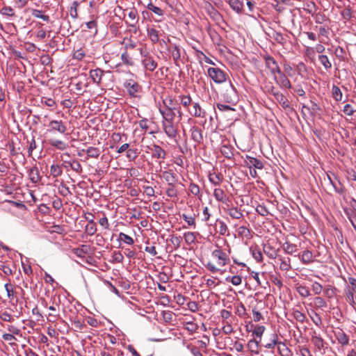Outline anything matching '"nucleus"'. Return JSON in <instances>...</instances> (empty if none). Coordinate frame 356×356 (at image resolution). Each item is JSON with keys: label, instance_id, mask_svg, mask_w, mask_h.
I'll return each mask as SVG.
<instances>
[{"label": "nucleus", "instance_id": "obj_19", "mask_svg": "<svg viewBox=\"0 0 356 356\" xmlns=\"http://www.w3.org/2000/svg\"><path fill=\"white\" fill-rule=\"evenodd\" d=\"M275 99L284 109H291L289 102L282 92L276 93L275 95Z\"/></svg>", "mask_w": 356, "mask_h": 356}, {"label": "nucleus", "instance_id": "obj_51", "mask_svg": "<svg viewBox=\"0 0 356 356\" xmlns=\"http://www.w3.org/2000/svg\"><path fill=\"white\" fill-rule=\"evenodd\" d=\"M292 315L297 321L302 323H304L306 319L305 314L296 309H293Z\"/></svg>", "mask_w": 356, "mask_h": 356}, {"label": "nucleus", "instance_id": "obj_9", "mask_svg": "<svg viewBox=\"0 0 356 356\" xmlns=\"http://www.w3.org/2000/svg\"><path fill=\"white\" fill-rule=\"evenodd\" d=\"M294 256L298 257L304 264H309L314 261L312 252L308 250L299 252L298 254H294Z\"/></svg>", "mask_w": 356, "mask_h": 356}, {"label": "nucleus", "instance_id": "obj_47", "mask_svg": "<svg viewBox=\"0 0 356 356\" xmlns=\"http://www.w3.org/2000/svg\"><path fill=\"white\" fill-rule=\"evenodd\" d=\"M169 51L171 52L173 59L175 62L178 61L181 57L180 49L178 46L174 45Z\"/></svg>", "mask_w": 356, "mask_h": 356}, {"label": "nucleus", "instance_id": "obj_50", "mask_svg": "<svg viewBox=\"0 0 356 356\" xmlns=\"http://www.w3.org/2000/svg\"><path fill=\"white\" fill-rule=\"evenodd\" d=\"M31 15L37 18H40L45 22L49 21V17L46 15L42 14V11L37 9H33L31 11Z\"/></svg>", "mask_w": 356, "mask_h": 356}, {"label": "nucleus", "instance_id": "obj_7", "mask_svg": "<svg viewBox=\"0 0 356 356\" xmlns=\"http://www.w3.org/2000/svg\"><path fill=\"white\" fill-rule=\"evenodd\" d=\"M211 255L216 260L217 264L220 267L225 266L229 261L227 254L220 248L213 250Z\"/></svg>", "mask_w": 356, "mask_h": 356}, {"label": "nucleus", "instance_id": "obj_62", "mask_svg": "<svg viewBox=\"0 0 356 356\" xmlns=\"http://www.w3.org/2000/svg\"><path fill=\"white\" fill-rule=\"evenodd\" d=\"M181 217L189 226L195 227V219L193 216L183 213Z\"/></svg>", "mask_w": 356, "mask_h": 356}, {"label": "nucleus", "instance_id": "obj_25", "mask_svg": "<svg viewBox=\"0 0 356 356\" xmlns=\"http://www.w3.org/2000/svg\"><path fill=\"white\" fill-rule=\"evenodd\" d=\"M165 108L168 110H176L179 103L172 97H168L163 101Z\"/></svg>", "mask_w": 356, "mask_h": 356}, {"label": "nucleus", "instance_id": "obj_28", "mask_svg": "<svg viewBox=\"0 0 356 356\" xmlns=\"http://www.w3.org/2000/svg\"><path fill=\"white\" fill-rule=\"evenodd\" d=\"M48 143L54 147H56L57 149L59 150H64L67 147V145L64 143L62 140L51 138L48 140Z\"/></svg>", "mask_w": 356, "mask_h": 356}, {"label": "nucleus", "instance_id": "obj_45", "mask_svg": "<svg viewBox=\"0 0 356 356\" xmlns=\"http://www.w3.org/2000/svg\"><path fill=\"white\" fill-rule=\"evenodd\" d=\"M88 157L97 159L100 154V150L95 147H90L86 151Z\"/></svg>", "mask_w": 356, "mask_h": 356}, {"label": "nucleus", "instance_id": "obj_37", "mask_svg": "<svg viewBox=\"0 0 356 356\" xmlns=\"http://www.w3.org/2000/svg\"><path fill=\"white\" fill-rule=\"evenodd\" d=\"M302 108L307 109L312 115L317 114L321 109L320 106L314 102L310 101V106L303 105Z\"/></svg>", "mask_w": 356, "mask_h": 356}, {"label": "nucleus", "instance_id": "obj_53", "mask_svg": "<svg viewBox=\"0 0 356 356\" xmlns=\"http://www.w3.org/2000/svg\"><path fill=\"white\" fill-rule=\"evenodd\" d=\"M86 231L90 236L95 234V233L97 232L96 225L93 220H90L89 221L88 224L86 227Z\"/></svg>", "mask_w": 356, "mask_h": 356}, {"label": "nucleus", "instance_id": "obj_31", "mask_svg": "<svg viewBox=\"0 0 356 356\" xmlns=\"http://www.w3.org/2000/svg\"><path fill=\"white\" fill-rule=\"evenodd\" d=\"M280 262V268L283 271H289L292 268L291 265V259L289 257L284 258L282 257H279Z\"/></svg>", "mask_w": 356, "mask_h": 356}, {"label": "nucleus", "instance_id": "obj_13", "mask_svg": "<svg viewBox=\"0 0 356 356\" xmlns=\"http://www.w3.org/2000/svg\"><path fill=\"white\" fill-rule=\"evenodd\" d=\"M104 74V71L100 68H96L90 71V76L93 82L98 86L101 85L102 76Z\"/></svg>", "mask_w": 356, "mask_h": 356}, {"label": "nucleus", "instance_id": "obj_16", "mask_svg": "<svg viewBox=\"0 0 356 356\" xmlns=\"http://www.w3.org/2000/svg\"><path fill=\"white\" fill-rule=\"evenodd\" d=\"M159 111L163 118L162 121L175 120L176 116V110L159 108Z\"/></svg>", "mask_w": 356, "mask_h": 356}, {"label": "nucleus", "instance_id": "obj_18", "mask_svg": "<svg viewBox=\"0 0 356 356\" xmlns=\"http://www.w3.org/2000/svg\"><path fill=\"white\" fill-rule=\"evenodd\" d=\"M91 248L88 245H81L77 248H74L72 252L79 257H83L86 254H88L90 252Z\"/></svg>", "mask_w": 356, "mask_h": 356}, {"label": "nucleus", "instance_id": "obj_48", "mask_svg": "<svg viewBox=\"0 0 356 356\" xmlns=\"http://www.w3.org/2000/svg\"><path fill=\"white\" fill-rule=\"evenodd\" d=\"M147 8H148V10L152 11L154 14L159 17H162L164 15V12L161 8L154 6L152 3H148Z\"/></svg>", "mask_w": 356, "mask_h": 356}, {"label": "nucleus", "instance_id": "obj_8", "mask_svg": "<svg viewBox=\"0 0 356 356\" xmlns=\"http://www.w3.org/2000/svg\"><path fill=\"white\" fill-rule=\"evenodd\" d=\"M163 178L168 183V186L177 185L179 183L177 175L172 170L164 171L162 174Z\"/></svg>", "mask_w": 356, "mask_h": 356}, {"label": "nucleus", "instance_id": "obj_60", "mask_svg": "<svg viewBox=\"0 0 356 356\" xmlns=\"http://www.w3.org/2000/svg\"><path fill=\"white\" fill-rule=\"evenodd\" d=\"M181 104L184 107H188L192 104V99L190 95H181L179 96Z\"/></svg>", "mask_w": 356, "mask_h": 356}, {"label": "nucleus", "instance_id": "obj_15", "mask_svg": "<svg viewBox=\"0 0 356 356\" xmlns=\"http://www.w3.org/2000/svg\"><path fill=\"white\" fill-rule=\"evenodd\" d=\"M49 126L51 127L49 131H57L60 134H64L67 127L61 120H51Z\"/></svg>", "mask_w": 356, "mask_h": 356}, {"label": "nucleus", "instance_id": "obj_3", "mask_svg": "<svg viewBox=\"0 0 356 356\" xmlns=\"http://www.w3.org/2000/svg\"><path fill=\"white\" fill-rule=\"evenodd\" d=\"M129 96L137 97L138 94L142 91L141 86L134 79H127L123 84Z\"/></svg>", "mask_w": 356, "mask_h": 356}, {"label": "nucleus", "instance_id": "obj_14", "mask_svg": "<svg viewBox=\"0 0 356 356\" xmlns=\"http://www.w3.org/2000/svg\"><path fill=\"white\" fill-rule=\"evenodd\" d=\"M245 162L249 168L253 167L257 169H262L264 168L263 163L260 160L250 156H246Z\"/></svg>", "mask_w": 356, "mask_h": 356}, {"label": "nucleus", "instance_id": "obj_23", "mask_svg": "<svg viewBox=\"0 0 356 356\" xmlns=\"http://www.w3.org/2000/svg\"><path fill=\"white\" fill-rule=\"evenodd\" d=\"M216 232L222 236H228L229 230L227 225L222 220L217 219L216 221Z\"/></svg>", "mask_w": 356, "mask_h": 356}, {"label": "nucleus", "instance_id": "obj_52", "mask_svg": "<svg viewBox=\"0 0 356 356\" xmlns=\"http://www.w3.org/2000/svg\"><path fill=\"white\" fill-rule=\"evenodd\" d=\"M296 290L299 295L303 298H307L310 296L309 290L305 286L300 285L297 286Z\"/></svg>", "mask_w": 356, "mask_h": 356}, {"label": "nucleus", "instance_id": "obj_17", "mask_svg": "<svg viewBox=\"0 0 356 356\" xmlns=\"http://www.w3.org/2000/svg\"><path fill=\"white\" fill-rule=\"evenodd\" d=\"M263 251L271 259H274L277 257L278 250H276L269 243L264 245Z\"/></svg>", "mask_w": 356, "mask_h": 356}, {"label": "nucleus", "instance_id": "obj_12", "mask_svg": "<svg viewBox=\"0 0 356 356\" xmlns=\"http://www.w3.org/2000/svg\"><path fill=\"white\" fill-rule=\"evenodd\" d=\"M191 138L197 144H200L203 142L202 130L196 126L193 127L191 129Z\"/></svg>", "mask_w": 356, "mask_h": 356}, {"label": "nucleus", "instance_id": "obj_42", "mask_svg": "<svg viewBox=\"0 0 356 356\" xmlns=\"http://www.w3.org/2000/svg\"><path fill=\"white\" fill-rule=\"evenodd\" d=\"M318 60L325 70H330L332 67V63L326 55H319Z\"/></svg>", "mask_w": 356, "mask_h": 356}, {"label": "nucleus", "instance_id": "obj_21", "mask_svg": "<svg viewBox=\"0 0 356 356\" xmlns=\"http://www.w3.org/2000/svg\"><path fill=\"white\" fill-rule=\"evenodd\" d=\"M312 342L318 350L324 348L325 341L323 339L319 334H317L315 331L313 332L312 335Z\"/></svg>", "mask_w": 356, "mask_h": 356}, {"label": "nucleus", "instance_id": "obj_43", "mask_svg": "<svg viewBox=\"0 0 356 356\" xmlns=\"http://www.w3.org/2000/svg\"><path fill=\"white\" fill-rule=\"evenodd\" d=\"M250 250L252 252V255L253 258L257 261V262H261L263 260V254L261 251L257 247L251 248Z\"/></svg>", "mask_w": 356, "mask_h": 356}, {"label": "nucleus", "instance_id": "obj_24", "mask_svg": "<svg viewBox=\"0 0 356 356\" xmlns=\"http://www.w3.org/2000/svg\"><path fill=\"white\" fill-rule=\"evenodd\" d=\"M277 351L281 356H292L291 350L287 347L285 343L280 341L277 346Z\"/></svg>", "mask_w": 356, "mask_h": 356}, {"label": "nucleus", "instance_id": "obj_36", "mask_svg": "<svg viewBox=\"0 0 356 356\" xmlns=\"http://www.w3.org/2000/svg\"><path fill=\"white\" fill-rule=\"evenodd\" d=\"M331 92L332 97L336 102H340L342 100V92L338 86L333 85L332 87Z\"/></svg>", "mask_w": 356, "mask_h": 356}, {"label": "nucleus", "instance_id": "obj_39", "mask_svg": "<svg viewBox=\"0 0 356 356\" xmlns=\"http://www.w3.org/2000/svg\"><path fill=\"white\" fill-rule=\"evenodd\" d=\"M63 173L62 166L58 164H53L50 167V175L56 178L60 176Z\"/></svg>", "mask_w": 356, "mask_h": 356}, {"label": "nucleus", "instance_id": "obj_64", "mask_svg": "<svg viewBox=\"0 0 356 356\" xmlns=\"http://www.w3.org/2000/svg\"><path fill=\"white\" fill-rule=\"evenodd\" d=\"M312 289L314 291V294L319 295L323 290V286L318 282H315L312 284Z\"/></svg>", "mask_w": 356, "mask_h": 356}, {"label": "nucleus", "instance_id": "obj_58", "mask_svg": "<svg viewBox=\"0 0 356 356\" xmlns=\"http://www.w3.org/2000/svg\"><path fill=\"white\" fill-rule=\"evenodd\" d=\"M31 180L33 183H37L39 180V172L37 168H33L30 171Z\"/></svg>", "mask_w": 356, "mask_h": 356}, {"label": "nucleus", "instance_id": "obj_63", "mask_svg": "<svg viewBox=\"0 0 356 356\" xmlns=\"http://www.w3.org/2000/svg\"><path fill=\"white\" fill-rule=\"evenodd\" d=\"M0 13L3 15H7L10 17L15 16L14 10L10 6H4L0 10Z\"/></svg>", "mask_w": 356, "mask_h": 356}, {"label": "nucleus", "instance_id": "obj_32", "mask_svg": "<svg viewBox=\"0 0 356 356\" xmlns=\"http://www.w3.org/2000/svg\"><path fill=\"white\" fill-rule=\"evenodd\" d=\"M335 335L339 343H341L343 346L348 344L349 337L342 330L338 331Z\"/></svg>", "mask_w": 356, "mask_h": 356}, {"label": "nucleus", "instance_id": "obj_4", "mask_svg": "<svg viewBox=\"0 0 356 356\" xmlns=\"http://www.w3.org/2000/svg\"><path fill=\"white\" fill-rule=\"evenodd\" d=\"M141 56L143 57L142 59V63L144 67L149 71H154L156 67L157 63L154 58L149 55V52L146 50L140 49V50Z\"/></svg>", "mask_w": 356, "mask_h": 356}, {"label": "nucleus", "instance_id": "obj_20", "mask_svg": "<svg viewBox=\"0 0 356 356\" xmlns=\"http://www.w3.org/2000/svg\"><path fill=\"white\" fill-rule=\"evenodd\" d=\"M234 147L229 144H223L220 147L221 154L229 159L234 157Z\"/></svg>", "mask_w": 356, "mask_h": 356}, {"label": "nucleus", "instance_id": "obj_26", "mask_svg": "<svg viewBox=\"0 0 356 356\" xmlns=\"http://www.w3.org/2000/svg\"><path fill=\"white\" fill-rule=\"evenodd\" d=\"M213 195L216 200L221 202L224 204L227 203L228 197H227L225 191L221 188H216L213 191Z\"/></svg>", "mask_w": 356, "mask_h": 356}, {"label": "nucleus", "instance_id": "obj_2", "mask_svg": "<svg viewBox=\"0 0 356 356\" xmlns=\"http://www.w3.org/2000/svg\"><path fill=\"white\" fill-rule=\"evenodd\" d=\"M208 76L216 83H224L227 79V74L219 67H209Z\"/></svg>", "mask_w": 356, "mask_h": 356}, {"label": "nucleus", "instance_id": "obj_34", "mask_svg": "<svg viewBox=\"0 0 356 356\" xmlns=\"http://www.w3.org/2000/svg\"><path fill=\"white\" fill-rule=\"evenodd\" d=\"M209 179L211 183L215 186H218L223 180V177L220 173H210L209 175Z\"/></svg>", "mask_w": 356, "mask_h": 356}, {"label": "nucleus", "instance_id": "obj_1", "mask_svg": "<svg viewBox=\"0 0 356 356\" xmlns=\"http://www.w3.org/2000/svg\"><path fill=\"white\" fill-rule=\"evenodd\" d=\"M179 122L175 120L162 121V127L166 136L177 143V136L179 134Z\"/></svg>", "mask_w": 356, "mask_h": 356}, {"label": "nucleus", "instance_id": "obj_46", "mask_svg": "<svg viewBox=\"0 0 356 356\" xmlns=\"http://www.w3.org/2000/svg\"><path fill=\"white\" fill-rule=\"evenodd\" d=\"M70 168L77 172L78 174H81L83 171L82 166L79 161L74 159L72 161V163H70Z\"/></svg>", "mask_w": 356, "mask_h": 356}, {"label": "nucleus", "instance_id": "obj_54", "mask_svg": "<svg viewBox=\"0 0 356 356\" xmlns=\"http://www.w3.org/2000/svg\"><path fill=\"white\" fill-rule=\"evenodd\" d=\"M119 241H123L124 243L128 245H132L134 243L133 238L128 236L127 234L120 232L119 234Z\"/></svg>", "mask_w": 356, "mask_h": 356}, {"label": "nucleus", "instance_id": "obj_59", "mask_svg": "<svg viewBox=\"0 0 356 356\" xmlns=\"http://www.w3.org/2000/svg\"><path fill=\"white\" fill-rule=\"evenodd\" d=\"M78 6H79V3L76 1H74L70 7V16L74 19H76L78 17V12H77Z\"/></svg>", "mask_w": 356, "mask_h": 356}, {"label": "nucleus", "instance_id": "obj_22", "mask_svg": "<svg viewBox=\"0 0 356 356\" xmlns=\"http://www.w3.org/2000/svg\"><path fill=\"white\" fill-rule=\"evenodd\" d=\"M282 248L285 253L293 255L298 252V247L296 244L286 241L282 245Z\"/></svg>", "mask_w": 356, "mask_h": 356}, {"label": "nucleus", "instance_id": "obj_33", "mask_svg": "<svg viewBox=\"0 0 356 356\" xmlns=\"http://www.w3.org/2000/svg\"><path fill=\"white\" fill-rule=\"evenodd\" d=\"M350 206L353 208V213L348 214V218L350 220L354 229L356 230V200L352 199L350 202Z\"/></svg>", "mask_w": 356, "mask_h": 356}, {"label": "nucleus", "instance_id": "obj_30", "mask_svg": "<svg viewBox=\"0 0 356 356\" xmlns=\"http://www.w3.org/2000/svg\"><path fill=\"white\" fill-rule=\"evenodd\" d=\"M261 340H257L256 339H251L248 343V347L249 350L254 353L258 354L259 353V343Z\"/></svg>", "mask_w": 356, "mask_h": 356}, {"label": "nucleus", "instance_id": "obj_11", "mask_svg": "<svg viewBox=\"0 0 356 356\" xmlns=\"http://www.w3.org/2000/svg\"><path fill=\"white\" fill-rule=\"evenodd\" d=\"M266 67L270 70L271 74L275 76L277 69L281 70L275 58L270 56L265 57Z\"/></svg>", "mask_w": 356, "mask_h": 356}, {"label": "nucleus", "instance_id": "obj_57", "mask_svg": "<svg viewBox=\"0 0 356 356\" xmlns=\"http://www.w3.org/2000/svg\"><path fill=\"white\" fill-rule=\"evenodd\" d=\"M265 327L264 325H257L252 332V335L259 338L261 340L263 333L265 331Z\"/></svg>", "mask_w": 356, "mask_h": 356}, {"label": "nucleus", "instance_id": "obj_35", "mask_svg": "<svg viewBox=\"0 0 356 356\" xmlns=\"http://www.w3.org/2000/svg\"><path fill=\"white\" fill-rule=\"evenodd\" d=\"M230 7L237 13H241L243 10V3L239 0H227Z\"/></svg>", "mask_w": 356, "mask_h": 356}, {"label": "nucleus", "instance_id": "obj_44", "mask_svg": "<svg viewBox=\"0 0 356 356\" xmlns=\"http://www.w3.org/2000/svg\"><path fill=\"white\" fill-rule=\"evenodd\" d=\"M137 11L136 10H131L128 13V17L129 21L127 22L130 26H134L137 22Z\"/></svg>", "mask_w": 356, "mask_h": 356}, {"label": "nucleus", "instance_id": "obj_10", "mask_svg": "<svg viewBox=\"0 0 356 356\" xmlns=\"http://www.w3.org/2000/svg\"><path fill=\"white\" fill-rule=\"evenodd\" d=\"M189 113L196 118H205L207 116V112L202 109L198 102L193 103V108L188 110Z\"/></svg>", "mask_w": 356, "mask_h": 356}, {"label": "nucleus", "instance_id": "obj_41", "mask_svg": "<svg viewBox=\"0 0 356 356\" xmlns=\"http://www.w3.org/2000/svg\"><path fill=\"white\" fill-rule=\"evenodd\" d=\"M121 60L123 63V64L127 65V66H134V61L133 58L131 57V56L128 54L127 51H125L124 53L121 55Z\"/></svg>", "mask_w": 356, "mask_h": 356}, {"label": "nucleus", "instance_id": "obj_29", "mask_svg": "<svg viewBox=\"0 0 356 356\" xmlns=\"http://www.w3.org/2000/svg\"><path fill=\"white\" fill-rule=\"evenodd\" d=\"M227 214L233 219H241L243 217V214L237 207L229 208L227 210Z\"/></svg>", "mask_w": 356, "mask_h": 356}, {"label": "nucleus", "instance_id": "obj_49", "mask_svg": "<svg viewBox=\"0 0 356 356\" xmlns=\"http://www.w3.org/2000/svg\"><path fill=\"white\" fill-rule=\"evenodd\" d=\"M309 316H310L312 321H313V323L316 325L320 327L322 325V318H321L319 314H317L316 312L312 310V313L309 314Z\"/></svg>", "mask_w": 356, "mask_h": 356}, {"label": "nucleus", "instance_id": "obj_56", "mask_svg": "<svg viewBox=\"0 0 356 356\" xmlns=\"http://www.w3.org/2000/svg\"><path fill=\"white\" fill-rule=\"evenodd\" d=\"M166 195L170 197H176L178 195L177 185L169 186L166 190Z\"/></svg>", "mask_w": 356, "mask_h": 356}, {"label": "nucleus", "instance_id": "obj_38", "mask_svg": "<svg viewBox=\"0 0 356 356\" xmlns=\"http://www.w3.org/2000/svg\"><path fill=\"white\" fill-rule=\"evenodd\" d=\"M147 35L154 44L159 40V31L154 28L147 29Z\"/></svg>", "mask_w": 356, "mask_h": 356}, {"label": "nucleus", "instance_id": "obj_27", "mask_svg": "<svg viewBox=\"0 0 356 356\" xmlns=\"http://www.w3.org/2000/svg\"><path fill=\"white\" fill-rule=\"evenodd\" d=\"M225 97L227 102H232L236 99V90L232 83H230V89L227 90Z\"/></svg>", "mask_w": 356, "mask_h": 356}, {"label": "nucleus", "instance_id": "obj_5", "mask_svg": "<svg viewBox=\"0 0 356 356\" xmlns=\"http://www.w3.org/2000/svg\"><path fill=\"white\" fill-rule=\"evenodd\" d=\"M277 73L278 74V77L276 76H274V79L275 82L279 85L281 88H292L291 83L288 79L286 74L283 72L281 70L277 69Z\"/></svg>", "mask_w": 356, "mask_h": 356}, {"label": "nucleus", "instance_id": "obj_6", "mask_svg": "<svg viewBox=\"0 0 356 356\" xmlns=\"http://www.w3.org/2000/svg\"><path fill=\"white\" fill-rule=\"evenodd\" d=\"M147 148L151 152L152 158L162 160L165 159L167 152L161 146L156 144H152L150 146H147Z\"/></svg>", "mask_w": 356, "mask_h": 356}, {"label": "nucleus", "instance_id": "obj_61", "mask_svg": "<svg viewBox=\"0 0 356 356\" xmlns=\"http://www.w3.org/2000/svg\"><path fill=\"white\" fill-rule=\"evenodd\" d=\"M226 280L230 282L234 286H238L241 284L242 277L239 275H234L231 278L227 277Z\"/></svg>", "mask_w": 356, "mask_h": 356}, {"label": "nucleus", "instance_id": "obj_40", "mask_svg": "<svg viewBox=\"0 0 356 356\" xmlns=\"http://www.w3.org/2000/svg\"><path fill=\"white\" fill-rule=\"evenodd\" d=\"M280 341H278V336L277 334L273 333L270 336V341L264 345V347L268 349H273L276 345L278 346Z\"/></svg>", "mask_w": 356, "mask_h": 356}, {"label": "nucleus", "instance_id": "obj_55", "mask_svg": "<svg viewBox=\"0 0 356 356\" xmlns=\"http://www.w3.org/2000/svg\"><path fill=\"white\" fill-rule=\"evenodd\" d=\"M184 240L188 245L194 243L196 240V236L193 232H186L184 235Z\"/></svg>", "mask_w": 356, "mask_h": 356}]
</instances>
